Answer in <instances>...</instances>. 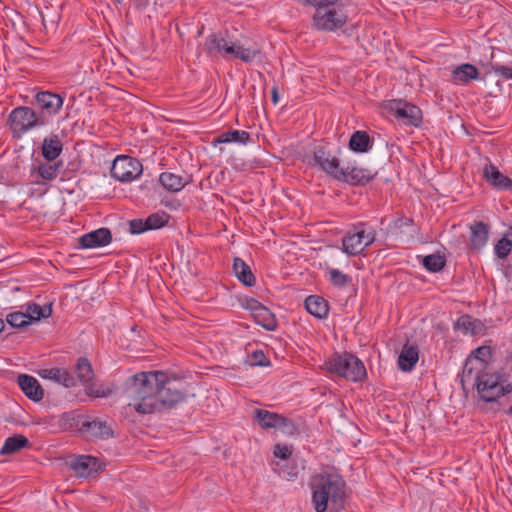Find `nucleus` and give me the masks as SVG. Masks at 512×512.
<instances>
[{
	"label": "nucleus",
	"mask_w": 512,
	"mask_h": 512,
	"mask_svg": "<svg viewBox=\"0 0 512 512\" xmlns=\"http://www.w3.org/2000/svg\"><path fill=\"white\" fill-rule=\"evenodd\" d=\"M474 384L480 398L485 402H494L512 392V384H501L498 373H489L486 370L475 375Z\"/></svg>",
	"instance_id": "nucleus-6"
},
{
	"label": "nucleus",
	"mask_w": 512,
	"mask_h": 512,
	"mask_svg": "<svg viewBox=\"0 0 512 512\" xmlns=\"http://www.w3.org/2000/svg\"><path fill=\"white\" fill-rule=\"evenodd\" d=\"M305 308L308 313L316 318H325L328 314V302L321 296L310 295L305 300Z\"/></svg>",
	"instance_id": "nucleus-27"
},
{
	"label": "nucleus",
	"mask_w": 512,
	"mask_h": 512,
	"mask_svg": "<svg viewBox=\"0 0 512 512\" xmlns=\"http://www.w3.org/2000/svg\"><path fill=\"white\" fill-rule=\"evenodd\" d=\"M52 303L40 306L35 302L26 304V315H29L30 324L34 321H39L42 318H48L52 315Z\"/></svg>",
	"instance_id": "nucleus-33"
},
{
	"label": "nucleus",
	"mask_w": 512,
	"mask_h": 512,
	"mask_svg": "<svg viewBox=\"0 0 512 512\" xmlns=\"http://www.w3.org/2000/svg\"><path fill=\"white\" fill-rule=\"evenodd\" d=\"M483 371V364L480 361H477L472 357H468L464 362L462 369V384L464 385L466 382H470L472 379L474 380L475 375H477L478 373H482Z\"/></svg>",
	"instance_id": "nucleus-34"
},
{
	"label": "nucleus",
	"mask_w": 512,
	"mask_h": 512,
	"mask_svg": "<svg viewBox=\"0 0 512 512\" xmlns=\"http://www.w3.org/2000/svg\"><path fill=\"white\" fill-rule=\"evenodd\" d=\"M160 385L157 398V412L171 409L186 400V393L180 387L181 384L168 378L165 373V381Z\"/></svg>",
	"instance_id": "nucleus-9"
},
{
	"label": "nucleus",
	"mask_w": 512,
	"mask_h": 512,
	"mask_svg": "<svg viewBox=\"0 0 512 512\" xmlns=\"http://www.w3.org/2000/svg\"><path fill=\"white\" fill-rule=\"evenodd\" d=\"M75 374L79 382L84 386L90 384L94 378L91 362L86 357L78 358L75 365Z\"/></svg>",
	"instance_id": "nucleus-31"
},
{
	"label": "nucleus",
	"mask_w": 512,
	"mask_h": 512,
	"mask_svg": "<svg viewBox=\"0 0 512 512\" xmlns=\"http://www.w3.org/2000/svg\"><path fill=\"white\" fill-rule=\"evenodd\" d=\"M446 264L445 256L440 254H430L423 258L422 265L429 272L436 273L441 271Z\"/></svg>",
	"instance_id": "nucleus-39"
},
{
	"label": "nucleus",
	"mask_w": 512,
	"mask_h": 512,
	"mask_svg": "<svg viewBox=\"0 0 512 512\" xmlns=\"http://www.w3.org/2000/svg\"><path fill=\"white\" fill-rule=\"evenodd\" d=\"M249 309L255 322L267 331H274L278 326L275 315L259 301L252 299L249 302Z\"/></svg>",
	"instance_id": "nucleus-16"
},
{
	"label": "nucleus",
	"mask_w": 512,
	"mask_h": 512,
	"mask_svg": "<svg viewBox=\"0 0 512 512\" xmlns=\"http://www.w3.org/2000/svg\"><path fill=\"white\" fill-rule=\"evenodd\" d=\"M204 27L202 26L200 30H198V35H201L203 33Z\"/></svg>",
	"instance_id": "nucleus-55"
},
{
	"label": "nucleus",
	"mask_w": 512,
	"mask_h": 512,
	"mask_svg": "<svg viewBox=\"0 0 512 512\" xmlns=\"http://www.w3.org/2000/svg\"><path fill=\"white\" fill-rule=\"evenodd\" d=\"M97 458L90 455H79L76 457L71 466L73 470L81 477H88L97 471Z\"/></svg>",
	"instance_id": "nucleus-25"
},
{
	"label": "nucleus",
	"mask_w": 512,
	"mask_h": 512,
	"mask_svg": "<svg viewBox=\"0 0 512 512\" xmlns=\"http://www.w3.org/2000/svg\"><path fill=\"white\" fill-rule=\"evenodd\" d=\"M63 144L58 135L45 137L42 144V155L49 161H54L62 152Z\"/></svg>",
	"instance_id": "nucleus-29"
},
{
	"label": "nucleus",
	"mask_w": 512,
	"mask_h": 512,
	"mask_svg": "<svg viewBox=\"0 0 512 512\" xmlns=\"http://www.w3.org/2000/svg\"><path fill=\"white\" fill-rule=\"evenodd\" d=\"M375 237L373 228L367 229L364 223H358L343 237V252L349 256L359 255L375 241Z\"/></svg>",
	"instance_id": "nucleus-7"
},
{
	"label": "nucleus",
	"mask_w": 512,
	"mask_h": 512,
	"mask_svg": "<svg viewBox=\"0 0 512 512\" xmlns=\"http://www.w3.org/2000/svg\"><path fill=\"white\" fill-rule=\"evenodd\" d=\"M419 360V350L416 345L406 343L399 354L398 366L404 372L411 371Z\"/></svg>",
	"instance_id": "nucleus-23"
},
{
	"label": "nucleus",
	"mask_w": 512,
	"mask_h": 512,
	"mask_svg": "<svg viewBox=\"0 0 512 512\" xmlns=\"http://www.w3.org/2000/svg\"><path fill=\"white\" fill-rule=\"evenodd\" d=\"M159 182L164 189L175 193L181 191L190 182V177L166 171L160 174Z\"/></svg>",
	"instance_id": "nucleus-22"
},
{
	"label": "nucleus",
	"mask_w": 512,
	"mask_h": 512,
	"mask_svg": "<svg viewBox=\"0 0 512 512\" xmlns=\"http://www.w3.org/2000/svg\"><path fill=\"white\" fill-rule=\"evenodd\" d=\"M39 375L43 379L52 380L66 388H71L76 385V379L74 376L64 368L53 367L42 369L39 371Z\"/></svg>",
	"instance_id": "nucleus-19"
},
{
	"label": "nucleus",
	"mask_w": 512,
	"mask_h": 512,
	"mask_svg": "<svg viewBox=\"0 0 512 512\" xmlns=\"http://www.w3.org/2000/svg\"><path fill=\"white\" fill-rule=\"evenodd\" d=\"M8 125L13 137L21 138L29 130L47 125V119L30 107L19 106L10 112Z\"/></svg>",
	"instance_id": "nucleus-5"
},
{
	"label": "nucleus",
	"mask_w": 512,
	"mask_h": 512,
	"mask_svg": "<svg viewBox=\"0 0 512 512\" xmlns=\"http://www.w3.org/2000/svg\"><path fill=\"white\" fill-rule=\"evenodd\" d=\"M170 215L164 211H158L149 215L146 219H132L129 222L131 234H141L149 230H157L166 226Z\"/></svg>",
	"instance_id": "nucleus-12"
},
{
	"label": "nucleus",
	"mask_w": 512,
	"mask_h": 512,
	"mask_svg": "<svg viewBox=\"0 0 512 512\" xmlns=\"http://www.w3.org/2000/svg\"><path fill=\"white\" fill-rule=\"evenodd\" d=\"M260 55V50L252 47H240L239 55H237V59L245 63H251L255 60V58Z\"/></svg>",
	"instance_id": "nucleus-45"
},
{
	"label": "nucleus",
	"mask_w": 512,
	"mask_h": 512,
	"mask_svg": "<svg viewBox=\"0 0 512 512\" xmlns=\"http://www.w3.org/2000/svg\"><path fill=\"white\" fill-rule=\"evenodd\" d=\"M163 381H165V373L162 371L141 372L129 378L126 392L134 401L133 406L138 413L157 412L158 391Z\"/></svg>",
	"instance_id": "nucleus-1"
},
{
	"label": "nucleus",
	"mask_w": 512,
	"mask_h": 512,
	"mask_svg": "<svg viewBox=\"0 0 512 512\" xmlns=\"http://www.w3.org/2000/svg\"><path fill=\"white\" fill-rule=\"evenodd\" d=\"M505 234H510V229ZM509 239H512V235H509Z\"/></svg>",
	"instance_id": "nucleus-56"
},
{
	"label": "nucleus",
	"mask_w": 512,
	"mask_h": 512,
	"mask_svg": "<svg viewBox=\"0 0 512 512\" xmlns=\"http://www.w3.org/2000/svg\"><path fill=\"white\" fill-rule=\"evenodd\" d=\"M485 180L498 190H509L512 188V180L502 174L498 168L492 164L486 165L483 170Z\"/></svg>",
	"instance_id": "nucleus-20"
},
{
	"label": "nucleus",
	"mask_w": 512,
	"mask_h": 512,
	"mask_svg": "<svg viewBox=\"0 0 512 512\" xmlns=\"http://www.w3.org/2000/svg\"><path fill=\"white\" fill-rule=\"evenodd\" d=\"M412 225H413V220L410 218H406V217L400 218L395 222V226L397 228H402L403 226H412Z\"/></svg>",
	"instance_id": "nucleus-50"
},
{
	"label": "nucleus",
	"mask_w": 512,
	"mask_h": 512,
	"mask_svg": "<svg viewBox=\"0 0 512 512\" xmlns=\"http://www.w3.org/2000/svg\"><path fill=\"white\" fill-rule=\"evenodd\" d=\"M314 165H317L323 172L337 180L341 171L340 160L332 155L325 146H318L313 152Z\"/></svg>",
	"instance_id": "nucleus-13"
},
{
	"label": "nucleus",
	"mask_w": 512,
	"mask_h": 512,
	"mask_svg": "<svg viewBox=\"0 0 512 512\" xmlns=\"http://www.w3.org/2000/svg\"><path fill=\"white\" fill-rule=\"evenodd\" d=\"M241 45H237L235 43L229 44V47L225 48V56H232L237 59V55H239Z\"/></svg>",
	"instance_id": "nucleus-49"
},
{
	"label": "nucleus",
	"mask_w": 512,
	"mask_h": 512,
	"mask_svg": "<svg viewBox=\"0 0 512 512\" xmlns=\"http://www.w3.org/2000/svg\"><path fill=\"white\" fill-rule=\"evenodd\" d=\"M330 275V282L337 287H345L351 280L350 276L342 273L340 270L331 268L328 271Z\"/></svg>",
	"instance_id": "nucleus-41"
},
{
	"label": "nucleus",
	"mask_w": 512,
	"mask_h": 512,
	"mask_svg": "<svg viewBox=\"0 0 512 512\" xmlns=\"http://www.w3.org/2000/svg\"><path fill=\"white\" fill-rule=\"evenodd\" d=\"M346 483L336 473L318 474L311 482L312 504L316 512L328 508L338 510L343 507Z\"/></svg>",
	"instance_id": "nucleus-2"
},
{
	"label": "nucleus",
	"mask_w": 512,
	"mask_h": 512,
	"mask_svg": "<svg viewBox=\"0 0 512 512\" xmlns=\"http://www.w3.org/2000/svg\"><path fill=\"white\" fill-rule=\"evenodd\" d=\"M205 49L209 54H222L225 56V48L229 47V43L222 37L213 33L206 38Z\"/></svg>",
	"instance_id": "nucleus-37"
},
{
	"label": "nucleus",
	"mask_w": 512,
	"mask_h": 512,
	"mask_svg": "<svg viewBox=\"0 0 512 512\" xmlns=\"http://www.w3.org/2000/svg\"><path fill=\"white\" fill-rule=\"evenodd\" d=\"M275 457L286 460L292 454V447L288 445L276 444L273 450Z\"/></svg>",
	"instance_id": "nucleus-47"
},
{
	"label": "nucleus",
	"mask_w": 512,
	"mask_h": 512,
	"mask_svg": "<svg viewBox=\"0 0 512 512\" xmlns=\"http://www.w3.org/2000/svg\"><path fill=\"white\" fill-rule=\"evenodd\" d=\"M377 176L368 168H363L354 163H347L341 167L337 181L347 183L351 186H365Z\"/></svg>",
	"instance_id": "nucleus-11"
},
{
	"label": "nucleus",
	"mask_w": 512,
	"mask_h": 512,
	"mask_svg": "<svg viewBox=\"0 0 512 512\" xmlns=\"http://www.w3.org/2000/svg\"><path fill=\"white\" fill-rule=\"evenodd\" d=\"M6 321L12 328H24L30 325L29 315H26V312L10 313L7 315Z\"/></svg>",
	"instance_id": "nucleus-40"
},
{
	"label": "nucleus",
	"mask_w": 512,
	"mask_h": 512,
	"mask_svg": "<svg viewBox=\"0 0 512 512\" xmlns=\"http://www.w3.org/2000/svg\"><path fill=\"white\" fill-rule=\"evenodd\" d=\"M251 140L250 134L244 130H229L213 140V144L239 143L246 145Z\"/></svg>",
	"instance_id": "nucleus-30"
},
{
	"label": "nucleus",
	"mask_w": 512,
	"mask_h": 512,
	"mask_svg": "<svg viewBox=\"0 0 512 512\" xmlns=\"http://www.w3.org/2000/svg\"><path fill=\"white\" fill-rule=\"evenodd\" d=\"M348 147L356 153H367L373 147V140L366 131H355L349 140Z\"/></svg>",
	"instance_id": "nucleus-26"
},
{
	"label": "nucleus",
	"mask_w": 512,
	"mask_h": 512,
	"mask_svg": "<svg viewBox=\"0 0 512 512\" xmlns=\"http://www.w3.org/2000/svg\"><path fill=\"white\" fill-rule=\"evenodd\" d=\"M385 108L393 113L396 118L401 120L404 124L412 126H419L422 121L421 110L411 103L399 99L389 100L385 104Z\"/></svg>",
	"instance_id": "nucleus-10"
},
{
	"label": "nucleus",
	"mask_w": 512,
	"mask_h": 512,
	"mask_svg": "<svg viewBox=\"0 0 512 512\" xmlns=\"http://www.w3.org/2000/svg\"><path fill=\"white\" fill-rule=\"evenodd\" d=\"M80 431L88 438L101 440L112 438L114 435L112 425L108 421L97 417L82 421Z\"/></svg>",
	"instance_id": "nucleus-15"
},
{
	"label": "nucleus",
	"mask_w": 512,
	"mask_h": 512,
	"mask_svg": "<svg viewBox=\"0 0 512 512\" xmlns=\"http://www.w3.org/2000/svg\"><path fill=\"white\" fill-rule=\"evenodd\" d=\"M271 97H272V102L274 104H277L278 101H279L278 88L277 87H273L272 88V90H271Z\"/></svg>",
	"instance_id": "nucleus-51"
},
{
	"label": "nucleus",
	"mask_w": 512,
	"mask_h": 512,
	"mask_svg": "<svg viewBox=\"0 0 512 512\" xmlns=\"http://www.w3.org/2000/svg\"><path fill=\"white\" fill-rule=\"evenodd\" d=\"M288 477V479H293L294 477L297 476V472L296 471H290L287 473L286 475Z\"/></svg>",
	"instance_id": "nucleus-52"
},
{
	"label": "nucleus",
	"mask_w": 512,
	"mask_h": 512,
	"mask_svg": "<svg viewBox=\"0 0 512 512\" xmlns=\"http://www.w3.org/2000/svg\"><path fill=\"white\" fill-rule=\"evenodd\" d=\"M491 356V349L488 346H480L476 348L469 357L480 361L483 364V369L486 370L487 358Z\"/></svg>",
	"instance_id": "nucleus-44"
},
{
	"label": "nucleus",
	"mask_w": 512,
	"mask_h": 512,
	"mask_svg": "<svg viewBox=\"0 0 512 512\" xmlns=\"http://www.w3.org/2000/svg\"><path fill=\"white\" fill-rule=\"evenodd\" d=\"M325 365L331 373L349 381L361 382L367 377L364 363L352 353L334 354Z\"/></svg>",
	"instance_id": "nucleus-4"
},
{
	"label": "nucleus",
	"mask_w": 512,
	"mask_h": 512,
	"mask_svg": "<svg viewBox=\"0 0 512 512\" xmlns=\"http://www.w3.org/2000/svg\"><path fill=\"white\" fill-rule=\"evenodd\" d=\"M18 384L22 392L30 400L39 402L43 399L44 389L35 377L27 374H20L18 376Z\"/></svg>",
	"instance_id": "nucleus-18"
},
{
	"label": "nucleus",
	"mask_w": 512,
	"mask_h": 512,
	"mask_svg": "<svg viewBox=\"0 0 512 512\" xmlns=\"http://www.w3.org/2000/svg\"><path fill=\"white\" fill-rule=\"evenodd\" d=\"M5 328V322L3 319L0 318V333L4 330Z\"/></svg>",
	"instance_id": "nucleus-53"
},
{
	"label": "nucleus",
	"mask_w": 512,
	"mask_h": 512,
	"mask_svg": "<svg viewBox=\"0 0 512 512\" xmlns=\"http://www.w3.org/2000/svg\"><path fill=\"white\" fill-rule=\"evenodd\" d=\"M455 327L462 330L464 333H471L472 335H476L480 332L482 323L480 320L466 314L460 316L457 319Z\"/></svg>",
	"instance_id": "nucleus-35"
},
{
	"label": "nucleus",
	"mask_w": 512,
	"mask_h": 512,
	"mask_svg": "<svg viewBox=\"0 0 512 512\" xmlns=\"http://www.w3.org/2000/svg\"><path fill=\"white\" fill-rule=\"evenodd\" d=\"M30 445L29 440L22 434H15L11 437H8L1 450L0 454L2 455H10L20 451L21 449L28 447Z\"/></svg>",
	"instance_id": "nucleus-32"
},
{
	"label": "nucleus",
	"mask_w": 512,
	"mask_h": 512,
	"mask_svg": "<svg viewBox=\"0 0 512 512\" xmlns=\"http://www.w3.org/2000/svg\"><path fill=\"white\" fill-rule=\"evenodd\" d=\"M277 422L278 425L275 427V429L280 430L282 433L286 435L293 436L298 432L294 422L285 416L281 415L279 421Z\"/></svg>",
	"instance_id": "nucleus-42"
},
{
	"label": "nucleus",
	"mask_w": 512,
	"mask_h": 512,
	"mask_svg": "<svg viewBox=\"0 0 512 512\" xmlns=\"http://www.w3.org/2000/svg\"><path fill=\"white\" fill-rule=\"evenodd\" d=\"M61 166V161L58 163H51L47 161L46 163H41L36 170L38 176L41 177L43 180L52 181L57 177Z\"/></svg>",
	"instance_id": "nucleus-38"
},
{
	"label": "nucleus",
	"mask_w": 512,
	"mask_h": 512,
	"mask_svg": "<svg viewBox=\"0 0 512 512\" xmlns=\"http://www.w3.org/2000/svg\"><path fill=\"white\" fill-rule=\"evenodd\" d=\"M341 0H334L332 3L323 1L315 9L312 17L313 27L318 31L333 32L341 29L347 22Z\"/></svg>",
	"instance_id": "nucleus-3"
},
{
	"label": "nucleus",
	"mask_w": 512,
	"mask_h": 512,
	"mask_svg": "<svg viewBox=\"0 0 512 512\" xmlns=\"http://www.w3.org/2000/svg\"><path fill=\"white\" fill-rule=\"evenodd\" d=\"M507 414L512 416V405L509 407V409L507 410Z\"/></svg>",
	"instance_id": "nucleus-54"
},
{
	"label": "nucleus",
	"mask_w": 512,
	"mask_h": 512,
	"mask_svg": "<svg viewBox=\"0 0 512 512\" xmlns=\"http://www.w3.org/2000/svg\"><path fill=\"white\" fill-rule=\"evenodd\" d=\"M491 70L495 75L505 80L512 79V67L501 65L499 63H491Z\"/></svg>",
	"instance_id": "nucleus-46"
},
{
	"label": "nucleus",
	"mask_w": 512,
	"mask_h": 512,
	"mask_svg": "<svg viewBox=\"0 0 512 512\" xmlns=\"http://www.w3.org/2000/svg\"><path fill=\"white\" fill-rule=\"evenodd\" d=\"M479 77L478 69L469 63L458 65L452 70L451 81L456 84H466Z\"/></svg>",
	"instance_id": "nucleus-24"
},
{
	"label": "nucleus",
	"mask_w": 512,
	"mask_h": 512,
	"mask_svg": "<svg viewBox=\"0 0 512 512\" xmlns=\"http://www.w3.org/2000/svg\"><path fill=\"white\" fill-rule=\"evenodd\" d=\"M233 270L238 280L245 286L252 287L256 283V278L252 273L250 266L241 258L236 257L233 261Z\"/></svg>",
	"instance_id": "nucleus-28"
},
{
	"label": "nucleus",
	"mask_w": 512,
	"mask_h": 512,
	"mask_svg": "<svg viewBox=\"0 0 512 512\" xmlns=\"http://www.w3.org/2000/svg\"><path fill=\"white\" fill-rule=\"evenodd\" d=\"M142 172V163L128 155H118L110 169L111 176L121 182H131L137 179Z\"/></svg>",
	"instance_id": "nucleus-8"
},
{
	"label": "nucleus",
	"mask_w": 512,
	"mask_h": 512,
	"mask_svg": "<svg viewBox=\"0 0 512 512\" xmlns=\"http://www.w3.org/2000/svg\"><path fill=\"white\" fill-rule=\"evenodd\" d=\"M249 363L251 366L267 367L270 365V360L266 357L262 350H255L249 356Z\"/></svg>",
	"instance_id": "nucleus-43"
},
{
	"label": "nucleus",
	"mask_w": 512,
	"mask_h": 512,
	"mask_svg": "<svg viewBox=\"0 0 512 512\" xmlns=\"http://www.w3.org/2000/svg\"><path fill=\"white\" fill-rule=\"evenodd\" d=\"M36 104L40 109L38 115H43L49 122V118L56 115L63 106L64 99L56 93L41 91L36 94Z\"/></svg>",
	"instance_id": "nucleus-14"
},
{
	"label": "nucleus",
	"mask_w": 512,
	"mask_h": 512,
	"mask_svg": "<svg viewBox=\"0 0 512 512\" xmlns=\"http://www.w3.org/2000/svg\"><path fill=\"white\" fill-rule=\"evenodd\" d=\"M470 247L475 251L481 250L488 241L489 226L483 221H476L470 226Z\"/></svg>",
	"instance_id": "nucleus-21"
},
{
	"label": "nucleus",
	"mask_w": 512,
	"mask_h": 512,
	"mask_svg": "<svg viewBox=\"0 0 512 512\" xmlns=\"http://www.w3.org/2000/svg\"><path fill=\"white\" fill-rule=\"evenodd\" d=\"M112 241V234L108 228H99L82 235L79 243L82 248L104 247Z\"/></svg>",
	"instance_id": "nucleus-17"
},
{
	"label": "nucleus",
	"mask_w": 512,
	"mask_h": 512,
	"mask_svg": "<svg viewBox=\"0 0 512 512\" xmlns=\"http://www.w3.org/2000/svg\"><path fill=\"white\" fill-rule=\"evenodd\" d=\"M280 414L264 409H255V418L263 429L275 428L278 425Z\"/></svg>",
	"instance_id": "nucleus-36"
},
{
	"label": "nucleus",
	"mask_w": 512,
	"mask_h": 512,
	"mask_svg": "<svg viewBox=\"0 0 512 512\" xmlns=\"http://www.w3.org/2000/svg\"><path fill=\"white\" fill-rule=\"evenodd\" d=\"M86 394L91 397L104 398L111 394V390L105 388L95 389L90 383L86 386Z\"/></svg>",
	"instance_id": "nucleus-48"
}]
</instances>
